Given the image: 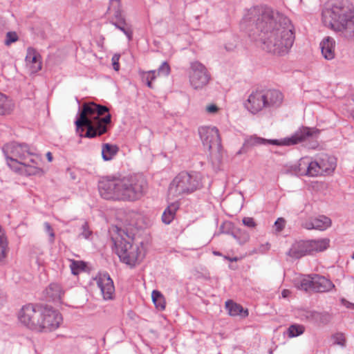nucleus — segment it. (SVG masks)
<instances>
[{
	"label": "nucleus",
	"instance_id": "c9c22d12",
	"mask_svg": "<svg viewBox=\"0 0 354 354\" xmlns=\"http://www.w3.org/2000/svg\"><path fill=\"white\" fill-rule=\"evenodd\" d=\"M304 331L305 327L303 325L295 324L288 327L287 334L289 337L292 338L302 335Z\"/></svg>",
	"mask_w": 354,
	"mask_h": 354
},
{
	"label": "nucleus",
	"instance_id": "7c9ffc66",
	"mask_svg": "<svg viewBox=\"0 0 354 354\" xmlns=\"http://www.w3.org/2000/svg\"><path fill=\"white\" fill-rule=\"evenodd\" d=\"M313 274L304 276L295 283L298 289L305 291L313 290Z\"/></svg>",
	"mask_w": 354,
	"mask_h": 354
},
{
	"label": "nucleus",
	"instance_id": "603ef678",
	"mask_svg": "<svg viewBox=\"0 0 354 354\" xmlns=\"http://www.w3.org/2000/svg\"><path fill=\"white\" fill-rule=\"evenodd\" d=\"M218 108L215 104H210L207 106L206 111L209 113H215L218 111Z\"/></svg>",
	"mask_w": 354,
	"mask_h": 354
},
{
	"label": "nucleus",
	"instance_id": "9d476101",
	"mask_svg": "<svg viewBox=\"0 0 354 354\" xmlns=\"http://www.w3.org/2000/svg\"><path fill=\"white\" fill-rule=\"evenodd\" d=\"M3 152L8 166L15 172H20L24 160H26L28 156L33 155L27 144L16 142L4 145Z\"/></svg>",
	"mask_w": 354,
	"mask_h": 354
},
{
	"label": "nucleus",
	"instance_id": "a211bd4d",
	"mask_svg": "<svg viewBox=\"0 0 354 354\" xmlns=\"http://www.w3.org/2000/svg\"><path fill=\"white\" fill-rule=\"evenodd\" d=\"M46 300L55 303L61 302L64 291L62 286L55 283H50L44 291Z\"/></svg>",
	"mask_w": 354,
	"mask_h": 354
},
{
	"label": "nucleus",
	"instance_id": "49530a36",
	"mask_svg": "<svg viewBox=\"0 0 354 354\" xmlns=\"http://www.w3.org/2000/svg\"><path fill=\"white\" fill-rule=\"evenodd\" d=\"M34 156H35L34 153L32 156H28L26 158V160H24V162L28 163V165H39V163L41 161L39 160V158L37 157L34 158Z\"/></svg>",
	"mask_w": 354,
	"mask_h": 354
},
{
	"label": "nucleus",
	"instance_id": "423d86ee",
	"mask_svg": "<svg viewBox=\"0 0 354 354\" xmlns=\"http://www.w3.org/2000/svg\"><path fill=\"white\" fill-rule=\"evenodd\" d=\"M354 18V7L348 0H331L330 8L322 12L325 26L333 28L341 27L343 23Z\"/></svg>",
	"mask_w": 354,
	"mask_h": 354
},
{
	"label": "nucleus",
	"instance_id": "c85d7f7f",
	"mask_svg": "<svg viewBox=\"0 0 354 354\" xmlns=\"http://www.w3.org/2000/svg\"><path fill=\"white\" fill-rule=\"evenodd\" d=\"M261 145H266V139L257 137V136H250V138L245 139L243 146L238 152V154H240L242 152H245V149L247 147Z\"/></svg>",
	"mask_w": 354,
	"mask_h": 354
},
{
	"label": "nucleus",
	"instance_id": "58836bf2",
	"mask_svg": "<svg viewBox=\"0 0 354 354\" xmlns=\"http://www.w3.org/2000/svg\"><path fill=\"white\" fill-rule=\"evenodd\" d=\"M82 232L80 234V236H82L84 239H89L90 236L92 234V231L90 230L89 226L87 222H84L81 227Z\"/></svg>",
	"mask_w": 354,
	"mask_h": 354
},
{
	"label": "nucleus",
	"instance_id": "473e14b6",
	"mask_svg": "<svg viewBox=\"0 0 354 354\" xmlns=\"http://www.w3.org/2000/svg\"><path fill=\"white\" fill-rule=\"evenodd\" d=\"M8 242L5 231L0 225V261L3 260L8 251Z\"/></svg>",
	"mask_w": 354,
	"mask_h": 354
},
{
	"label": "nucleus",
	"instance_id": "2eb2a0df",
	"mask_svg": "<svg viewBox=\"0 0 354 354\" xmlns=\"http://www.w3.org/2000/svg\"><path fill=\"white\" fill-rule=\"evenodd\" d=\"M301 319L313 323L317 325H326L332 319V315L326 311L318 312L316 310H306L301 313Z\"/></svg>",
	"mask_w": 354,
	"mask_h": 354
},
{
	"label": "nucleus",
	"instance_id": "79ce46f5",
	"mask_svg": "<svg viewBox=\"0 0 354 354\" xmlns=\"http://www.w3.org/2000/svg\"><path fill=\"white\" fill-rule=\"evenodd\" d=\"M170 66L167 62H164L158 69V74L164 75H168L170 73Z\"/></svg>",
	"mask_w": 354,
	"mask_h": 354
},
{
	"label": "nucleus",
	"instance_id": "8fccbe9b",
	"mask_svg": "<svg viewBox=\"0 0 354 354\" xmlns=\"http://www.w3.org/2000/svg\"><path fill=\"white\" fill-rule=\"evenodd\" d=\"M301 227L306 230H313L314 224H313V218H310L308 221L302 222Z\"/></svg>",
	"mask_w": 354,
	"mask_h": 354
},
{
	"label": "nucleus",
	"instance_id": "72a5a7b5",
	"mask_svg": "<svg viewBox=\"0 0 354 354\" xmlns=\"http://www.w3.org/2000/svg\"><path fill=\"white\" fill-rule=\"evenodd\" d=\"M152 301L156 308L160 310H163L165 308V300L164 296L158 290H153Z\"/></svg>",
	"mask_w": 354,
	"mask_h": 354
},
{
	"label": "nucleus",
	"instance_id": "a19ab883",
	"mask_svg": "<svg viewBox=\"0 0 354 354\" xmlns=\"http://www.w3.org/2000/svg\"><path fill=\"white\" fill-rule=\"evenodd\" d=\"M332 339H333L334 344L344 346L345 344V337L343 333H337L333 335Z\"/></svg>",
	"mask_w": 354,
	"mask_h": 354
},
{
	"label": "nucleus",
	"instance_id": "39448f33",
	"mask_svg": "<svg viewBox=\"0 0 354 354\" xmlns=\"http://www.w3.org/2000/svg\"><path fill=\"white\" fill-rule=\"evenodd\" d=\"M283 100V95L278 90H255L249 95L244 106L251 113L256 114L263 109L279 107Z\"/></svg>",
	"mask_w": 354,
	"mask_h": 354
},
{
	"label": "nucleus",
	"instance_id": "6e6d98bb",
	"mask_svg": "<svg viewBox=\"0 0 354 354\" xmlns=\"http://www.w3.org/2000/svg\"><path fill=\"white\" fill-rule=\"evenodd\" d=\"M46 157L49 162H51L53 160V155L50 152H48L46 153Z\"/></svg>",
	"mask_w": 354,
	"mask_h": 354
},
{
	"label": "nucleus",
	"instance_id": "f257e3e1",
	"mask_svg": "<svg viewBox=\"0 0 354 354\" xmlns=\"http://www.w3.org/2000/svg\"><path fill=\"white\" fill-rule=\"evenodd\" d=\"M250 37H259L263 48L277 55H286L295 41L294 27L290 20L266 6H257L250 8L243 19Z\"/></svg>",
	"mask_w": 354,
	"mask_h": 354
},
{
	"label": "nucleus",
	"instance_id": "f8f14e48",
	"mask_svg": "<svg viewBox=\"0 0 354 354\" xmlns=\"http://www.w3.org/2000/svg\"><path fill=\"white\" fill-rule=\"evenodd\" d=\"M189 77L191 86L194 89H201L209 83L211 75L205 65L194 61L190 64Z\"/></svg>",
	"mask_w": 354,
	"mask_h": 354
},
{
	"label": "nucleus",
	"instance_id": "aec40b11",
	"mask_svg": "<svg viewBox=\"0 0 354 354\" xmlns=\"http://www.w3.org/2000/svg\"><path fill=\"white\" fill-rule=\"evenodd\" d=\"M321 52L324 57L331 60L335 57V41L333 38L326 37L320 43Z\"/></svg>",
	"mask_w": 354,
	"mask_h": 354
},
{
	"label": "nucleus",
	"instance_id": "2f4dec72",
	"mask_svg": "<svg viewBox=\"0 0 354 354\" xmlns=\"http://www.w3.org/2000/svg\"><path fill=\"white\" fill-rule=\"evenodd\" d=\"M13 104L7 96L0 93V115L9 114L13 109Z\"/></svg>",
	"mask_w": 354,
	"mask_h": 354
},
{
	"label": "nucleus",
	"instance_id": "b1692460",
	"mask_svg": "<svg viewBox=\"0 0 354 354\" xmlns=\"http://www.w3.org/2000/svg\"><path fill=\"white\" fill-rule=\"evenodd\" d=\"M323 175H328L333 172L336 167V161L333 157L325 154L318 158Z\"/></svg>",
	"mask_w": 354,
	"mask_h": 354
},
{
	"label": "nucleus",
	"instance_id": "37998d69",
	"mask_svg": "<svg viewBox=\"0 0 354 354\" xmlns=\"http://www.w3.org/2000/svg\"><path fill=\"white\" fill-rule=\"evenodd\" d=\"M44 228H45L46 232L49 235V241L50 243H53L54 240H55V232L53 231V227H51V225H50L49 223L46 222L44 223Z\"/></svg>",
	"mask_w": 354,
	"mask_h": 354
},
{
	"label": "nucleus",
	"instance_id": "9b49d317",
	"mask_svg": "<svg viewBox=\"0 0 354 354\" xmlns=\"http://www.w3.org/2000/svg\"><path fill=\"white\" fill-rule=\"evenodd\" d=\"M319 133L320 131L316 128L301 127L289 138H285L281 140L266 139V145L270 144L278 146L294 145L306 140H310L317 138Z\"/></svg>",
	"mask_w": 354,
	"mask_h": 354
},
{
	"label": "nucleus",
	"instance_id": "f03ea898",
	"mask_svg": "<svg viewBox=\"0 0 354 354\" xmlns=\"http://www.w3.org/2000/svg\"><path fill=\"white\" fill-rule=\"evenodd\" d=\"M147 181L143 175L107 176L98 183L100 196L113 201L134 202L140 199L147 189Z\"/></svg>",
	"mask_w": 354,
	"mask_h": 354
},
{
	"label": "nucleus",
	"instance_id": "5fc2aeb1",
	"mask_svg": "<svg viewBox=\"0 0 354 354\" xmlns=\"http://www.w3.org/2000/svg\"><path fill=\"white\" fill-rule=\"evenodd\" d=\"M225 258L231 262L238 261L239 260V258L236 257H225Z\"/></svg>",
	"mask_w": 354,
	"mask_h": 354
},
{
	"label": "nucleus",
	"instance_id": "dca6fc26",
	"mask_svg": "<svg viewBox=\"0 0 354 354\" xmlns=\"http://www.w3.org/2000/svg\"><path fill=\"white\" fill-rule=\"evenodd\" d=\"M299 171L301 175L315 177L322 176V171L318 159L308 162L306 159L300 160L299 162Z\"/></svg>",
	"mask_w": 354,
	"mask_h": 354
},
{
	"label": "nucleus",
	"instance_id": "4be33fe9",
	"mask_svg": "<svg viewBox=\"0 0 354 354\" xmlns=\"http://www.w3.org/2000/svg\"><path fill=\"white\" fill-rule=\"evenodd\" d=\"M106 15L110 21L125 17L122 9L121 0H110Z\"/></svg>",
	"mask_w": 354,
	"mask_h": 354
},
{
	"label": "nucleus",
	"instance_id": "3c124183",
	"mask_svg": "<svg viewBox=\"0 0 354 354\" xmlns=\"http://www.w3.org/2000/svg\"><path fill=\"white\" fill-rule=\"evenodd\" d=\"M341 303L342 305H344L346 308L353 309L354 310V304L347 301L346 299L342 298L341 299Z\"/></svg>",
	"mask_w": 354,
	"mask_h": 354
},
{
	"label": "nucleus",
	"instance_id": "6e6552de",
	"mask_svg": "<svg viewBox=\"0 0 354 354\" xmlns=\"http://www.w3.org/2000/svg\"><path fill=\"white\" fill-rule=\"evenodd\" d=\"M112 240L115 252L122 263L133 267L143 259L144 254L139 245H133L132 242L121 237L120 230H118V234L115 237H113Z\"/></svg>",
	"mask_w": 354,
	"mask_h": 354
},
{
	"label": "nucleus",
	"instance_id": "4468645a",
	"mask_svg": "<svg viewBox=\"0 0 354 354\" xmlns=\"http://www.w3.org/2000/svg\"><path fill=\"white\" fill-rule=\"evenodd\" d=\"M97 286L105 300L113 299L115 295L113 281L107 272L99 273L95 277Z\"/></svg>",
	"mask_w": 354,
	"mask_h": 354
},
{
	"label": "nucleus",
	"instance_id": "13d9d810",
	"mask_svg": "<svg viewBox=\"0 0 354 354\" xmlns=\"http://www.w3.org/2000/svg\"><path fill=\"white\" fill-rule=\"evenodd\" d=\"M352 258L354 259V253L352 255Z\"/></svg>",
	"mask_w": 354,
	"mask_h": 354
},
{
	"label": "nucleus",
	"instance_id": "864d4df0",
	"mask_svg": "<svg viewBox=\"0 0 354 354\" xmlns=\"http://www.w3.org/2000/svg\"><path fill=\"white\" fill-rule=\"evenodd\" d=\"M291 292L289 290L284 289L281 292V296L283 298H287L290 295Z\"/></svg>",
	"mask_w": 354,
	"mask_h": 354
},
{
	"label": "nucleus",
	"instance_id": "1a4fd4ad",
	"mask_svg": "<svg viewBox=\"0 0 354 354\" xmlns=\"http://www.w3.org/2000/svg\"><path fill=\"white\" fill-rule=\"evenodd\" d=\"M330 244L327 238L295 241L286 254L292 259H299L308 255L326 250Z\"/></svg>",
	"mask_w": 354,
	"mask_h": 354
},
{
	"label": "nucleus",
	"instance_id": "de8ad7c7",
	"mask_svg": "<svg viewBox=\"0 0 354 354\" xmlns=\"http://www.w3.org/2000/svg\"><path fill=\"white\" fill-rule=\"evenodd\" d=\"M120 55L119 54H115L112 57L111 61H112V65L113 68L115 71H118L120 70Z\"/></svg>",
	"mask_w": 354,
	"mask_h": 354
},
{
	"label": "nucleus",
	"instance_id": "7ed1b4c3",
	"mask_svg": "<svg viewBox=\"0 0 354 354\" xmlns=\"http://www.w3.org/2000/svg\"><path fill=\"white\" fill-rule=\"evenodd\" d=\"M111 115L107 106L93 102H84L75 122L76 132L80 137L94 138L109 131Z\"/></svg>",
	"mask_w": 354,
	"mask_h": 354
},
{
	"label": "nucleus",
	"instance_id": "f704fd0d",
	"mask_svg": "<svg viewBox=\"0 0 354 354\" xmlns=\"http://www.w3.org/2000/svg\"><path fill=\"white\" fill-rule=\"evenodd\" d=\"M232 235L240 245H243L250 240V234L245 230L236 229L232 232Z\"/></svg>",
	"mask_w": 354,
	"mask_h": 354
},
{
	"label": "nucleus",
	"instance_id": "ea45409f",
	"mask_svg": "<svg viewBox=\"0 0 354 354\" xmlns=\"http://www.w3.org/2000/svg\"><path fill=\"white\" fill-rule=\"evenodd\" d=\"M156 71H151L148 72L145 76L144 78L146 80L147 85L149 88H152V82L156 79Z\"/></svg>",
	"mask_w": 354,
	"mask_h": 354
},
{
	"label": "nucleus",
	"instance_id": "a18cd8bd",
	"mask_svg": "<svg viewBox=\"0 0 354 354\" xmlns=\"http://www.w3.org/2000/svg\"><path fill=\"white\" fill-rule=\"evenodd\" d=\"M242 222L244 225L250 228H254L257 225L254 219L251 217H244L242 220Z\"/></svg>",
	"mask_w": 354,
	"mask_h": 354
},
{
	"label": "nucleus",
	"instance_id": "6ab92c4d",
	"mask_svg": "<svg viewBox=\"0 0 354 354\" xmlns=\"http://www.w3.org/2000/svg\"><path fill=\"white\" fill-rule=\"evenodd\" d=\"M26 61L30 65L32 73H37L41 69V55L35 48H28Z\"/></svg>",
	"mask_w": 354,
	"mask_h": 354
},
{
	"label": "nucleus",
	"instance_id": "c03bdc74",
	"mask_svg": "<svg viewBox=\"0 0 354 354\" xmlns=\"http://www.w3.org/2000/svg\"><path fill=\"white\" fill-rule=\"evenodd\" d=\"M270 249V244L268 242H266L265 243L261 244L258 248H255L254 250V252L264 254V253L267 252Z\"/></svg>",
	"mask_w": 354,
	"mask_h": 354
},
{
	"label": "nucleus",
	"instance_id": "f3484780",
	"mask_svg": "<svg viewBox=\"0 0 354 354\" xmlns=\"http://www.w3.org/2000/svg\"><path fill=\"white\" fill-rule=\"evenodd\" d=\"M313 291L316 292H329L335 287L330 279L319 274H313Z\"/></svg>",
	"mask_w": 354,
	"mask_h": 354
},
{
	"label": "nucleus",
	"instance_id": "cd10ccee",
	"mask_svg": "<svg viewBox=\"0 0 354 354\" xmlns=\"http://www.w3.org/2000/svg\"><path fill=\"white\" fill-rule=\"evenodd\" d=\"M314 224V230H325L331 225V220L324 215L319 216L318 217L313 218Z\"/></svg>",
	"mask_w": 354,
	"mask_h": 354
},
{
	"label": "nucleus",
	"instance_id": "4d7b16f0",
	"mask_svg": "<svg viewBox=\"0 0 354 354\" xmlns=\"http://www.w3.org/2000/svg\"><path fill=\"white\" fill-rule=\"evenodd\" d=\"M317 145V142L313 145V148H315Z\"/></svg>",
	"mask_w": 354,
	"mask_h": 354
},
{
	"label": "nucleus",
	"instance_id": "bb28decb",
	"mask_svg": "<svg viewBox=\"0 0 354 354\" xmlns=\"http://www.w3.org/2000/svg\"><path fill=\"white\" fill-rule=\"evenodd\" d=\"M118 151L119 147L115 145L104 143L102 146V156L104 161L112 160Z\"/></svg>",
	"mask_w": 354,
	"mask_h": 354
},
{
	"label": "nucleus",
	"instance_id": "e433bc0d",
	"mask_svg": "<svg viewBox=\"0 0 354 354\" xmlns=\"http://www.w3.org/2000/svg\"><path fill=\"white\" fill-rule=\"evenodd\" d=\"M86 267V263L82 261L72 260L70 265L71 272L74 275L78 274L81 270H84Z\"/></svg>",
	"mask_w": 354,
	"mask_h": 354
},
{
	"label": "nucleus",
	"instance_id": "ddd939ff",
	"mask_svg": "<svg viewBox=\"0 0 354 354\" xmlns=\"http://www.w3.org/2000/svg\"><path fill=\"white\" fill-rule=\"evenodd\" d=\"M198 134L203 145L209 151L213 149L219 150L221 148V139L216 127H201L198 128Z\"/></svg>",
	"mask_w": 354,
	"mask_h": 354
},
{
	"label": "nucleus",
	"instance_id": "c756f323",
	"mask_svg": "<svg viewBox=\"0 0 354 354\" xmlns=\"http://www.w3.org/2000/svg\"><path fill=\"white\" fill-rule=\"evenodd\" d=\"M19 173H25L28 176H40L44 174V171L39 165H32L23 162L21 164V171Z\"/></svg>",
	"mask_w": 354,
	"mask_h": 354
},
{
	"label": "nucleus",
	"instance_id": "4c0bfd02",
	"mask_svg": "<svg viewBox=\"0 0 354 354\" xmlns=\"http://www.w3.org/2000/svg\"><path fill=\"white\" fill-rule=\"evenodd\" d=\"M19 37L17 34L14 31L8 32L6 35L4 44L6 46H10L11 44L17 41Z\"/></svg>",
	"mask_w": 354,
	"mask_h": 354
},
{
	"label": "nucleus",
	"instance_id": "a878e982",
	"mask_svg": "<svg viewBox=\"0 0 354 354\" xmlns=\"http://www.w3.org/2000/svg\"><path fill=\"white\" fill-rule=\"evenodd\" d=\"M179 209V205L177 203H171L165 209L162 215V221L165 224L169 225L174 219L177 210Z\"/></svg>",
	"mask_w": 354,
	"mask_h": 354
},
{
	"label": "nucleus",
	"instance_id": "412c9836",
	"mask_svg": "<svg viewBox=\"0 0 354 354\" xmlns=\"http://www.w3.org/2000/svg\"><path fill=\"white\" fill-rule=\"evenodd\" d=\"M331 30L348 41H354V18L343 23L341 27H334Z\"/></svg>",
	"mask_w": 354,
	"mask_h": 354
},
{
	"label": "nucleus",
	"instance_id": "20e7f679",
	"mask_svg": "<svg viewBox=\"0 0 354 354\" xmlns=\"http://www.w3.org/2000/svg\"><path fill=\"white\" fill-rule=\"evenodd\" d=\"M18 319L28 329L39 333L55 330L63 319L61 313L51 306L32 303L22 306Z\"/></svg>",
	"mask_w": 354,
	"mask_h": 354
},
{
	"label": "nucleus",
	"instance_id": "5701e85b",
	"mask_svg": "<svg viewBox=\"0 0 354 354\" xmlns=\"http://www.w3.org/2000/svg\"><path fill=\"white\" fill-rule=\"evenodd\" d=\"M111 24L117 29L121 30L126 35L129 41L133 39V28L131 24L127 21L125 17H121L117 20L111 21Z\"/></svg>",
	"mask_w": 354,
	"mask_h": 354
},
{
	"label": "nucleus",
	"instance_id": "09e8293b",
	"mask_svg": "<svg viewBox=\"0 0 354 354\" xmlns=\"http://www.w3.org/2000/svg\"><path fill=\"white\" fill-rule=\"evenodd\" d=\"M285 220L283 218H279L274 223V226L277 232H281L285 227Z\"/></svg>",
	"mask_w": 354,
	"mask_h": 354
},
{
	"label": "nucleus",
	"instance_id": "0eeeda50",
	"mask_svg": "<svg viewBox=\"0 0 354 354\" xmlns=\"http://www.w3.org/2000/svg\"><path fill=\"white\" fill-rule=\"evenodd\" d=\"M203 187V176L197 171H181L171 182L169 192L174 196L188 195Z\"/></svg>",
	"mask_w": 354,
	"mask_h": 354
},
{
	"label": "nucleus",
	"instance_id": "393cba45",
	"mask_svg": "<svg viewBox=\"0 0 354 354\" xmlns=\"http://www.w3.org/2000/svg\"><path fill=\"white\" fill-rule=\"evenodd\" d=\"M225 308L228 310V313L231 316L240 315L242 317L248 316V311L244 309L243 306L239 304L234 302L232 300H228L225 302Z\"/></svg>",
	"mask_w": 354,
	"mask_h": 354
}]
</instances>
